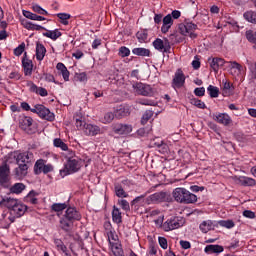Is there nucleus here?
Instances as JSON below:
<instances>
[{"instance_id": "obj_1", "label": "nucleus", "mask_w": 256, "mask_h": 256, "mask_svg": "<svg viewBox=\"0 0 256 256\" xmlns=\"http://www.w3.org/2000/svg\"><path fill=\"white\" fill-rule=\"evenodd\" d=\"M14 159L16 161V168H14L13 173L16 179H25L29 173V168L33 165L35 161V156L31 151L25 152H12L8 154V159Z\"/></svg>"}, {"instance_id": "obj_2", "label": "nucleus", "mask_w": 256, "mask_h": 256, "mask_svg": "<svg viewBox=\"0 0 256 256\" xmlns=\"http://www.w3.org/2000/svg\"><path fill=\"white\" fill-rule=\"evenodd\" d=\"M75 221H81V213L77 211V208H67L63 217L60 218V229L65 233H71Z\"/></svg>"}, {"instance_id": "obj_3", "label": "nucleus", "mask_w": 256, "mask_h": 256, "mask_svg": "<svg viewBox=\"0 0 256 256\" xmlns=\"http://www.w3.org/2000/svg\"><path fill=\"white\" fill-rule=\"evenodd\" d=\"M173 198L176 203H182L183 205H191L197 203V195L191 193L185 188H175L172 192Z\"/></svg>"}, {"instance_id": "obj_4", "label": "nucleus", "mask_w": 256, "mask_h": 256, "mask_svg": "<svg viewBox=\"0 0 256 256\" xmlns=\"http://www.w3.org/2000/svg\"><path fill=\"white\" fill-rule=\"evenodd\" d=\"M153 203H173V196L165 191L156 192L146 198L147 205Z\"/></svg>"}, {"instance_id": "obj_5", "label": "nucleus", "mask_w": 256, "mask_h": 256, "mask_svg": "<svg viewBox=\"0 0 256 256\" xmlns=\"http://www.w3.org/2000/svg\"><path fill=\"white\" fill-rule=\"evenodd\" d=\"M198 27L197 24L193 22H184L178 25V31L184 37H189L190 39H197V31Z\"/></svg>"}, {"instance_id": "obj_6", "label": "nucleus", "mask_w": 256, "mask_h": 256, "mask_svg": "<svg viewBox=\"0 0 256 256\" xmlns=\"http://www.w3.org/2000/svg\"><path fill=\"white\" fill-rule=\"evenodd\" d=\"M81 169V160L78 158H69L64 166V169L60 170V175L65 177L71 175V173H77Z\"/></svg>"}, {"instance_id": "obj_7", "label": "nucleus", "mask_w": 256, "mask_h": 256, "mask_svg": "<svg viewBox=\"0 0 256 256\" xmlns=\"http://www.w3.org/2000/svg\"><path fill=\"white\" fill-rule=\"evenodd\" d=\"M133 89L137 95H141L142 97H153L155 95V89L149 84L137 82L133 84Z\"/></svg>"}, {"instance_id": "obj_8", "label": "nucleus", "mask_w": 256, "mask_h": 256, "mask_svg": "<svg viewBox=\"0 0 256 256\" xmlns=\"http://www.w3.org/2000/svg\"><path fill=\"white\" fill-rule=\"evenodd\" d=\"M11 181V167L7 162H3L0 166V185L1 187H9Z\"/></svg>"}, {"instance_id": "obj_9", "label": "nucleus", "mask_w": 256, "mask_h": 256, "mask_svg": "<svg viewBox=\"0 0 256 256\" xmlns=\"http://www.w3.org/2000/svg\"><path fill=\"white\" fill-rule=\"evenodd\" d=\"M31 113H36L42 119H46V121H53L55 119V115H53L47 107L41 104H36L34 108L31 109Z\"/></svg>"}, {"instance_id": "obj_10", "label": "nucleus", "mask_w": 256, "mask_h": 256, "mask_svg": "<svg viewBox=\"0 0 256 256\" xmlns=\"http://www.w3.org/2000/svg\"><path fill=\"white\" fill-rule=\"evenodd\" d=\"M153 47L161 53H170L171 51V43L167 38H165L164 41L160 38H157L153 42Z\"/></svg>"}, {"instance_id": "obj_11", "label": "nucleus", "mask_w": 256, "mask_h": 256, "mask_svg": "<svg viewBox=\"0 0 256 256\" xmlns=\"http://www.w3.org/2000/svg\"><path fill=\"white\" fill-rule=\"evenodd\" d=\"M182 225L183 223L179 221V217H173L164 222L162 228L164 231H173V229H179Z\"/></svg>"}, {"instance_id": "obj_12", "label": "nucleus", "mask_w": 256, "mask_h": 256, "mask_svg": "<svg viewBox=\"0 0 256 256\" xmlns=\"http://www.w3.org/2000/svg\"><path fill=\"white\" fill-rule=\"evenodd\" d=\"M233 180L237 185H242V187H255V179L247 176H234Z\"/></svg>"}, {"instance_id": "obj_13", "label": "nucleus", "mask_w": 256, "mask_h": 256, "mask_svg": "<svg viewBox=\"0 0 256 256\" xmlns=\"http://www.w3.org/2000/svg\"><path fill=\"white\" fill-rule=\"evenodd\" d=\"M212 119L216 121V123H219L220 125H224L227 127L228 125H231V116L227 113H216L213 114Z\"/></svg>"}, {"instance_id": "obj_14", "label": "nucleus", "mask_w": 256, "mask_h": 256, "mask_svg": "<svg viewBox=\"0 0 256 256\" xmlns=\"http://www.w3.org/2000/svg\"><path fill=\"white\" fill-rule=\"evenodd\" d=\"M22 67L26 77H31V75H33V61L28 59L27 52L24 53L22 58Z\"/></svg>"}, {"instance_id": "obj_15", "label": "nucleus", "mask_w": 256, "mask_h": 256, "mask_svg": "<svg viewBox=\"0 0 256 256\" xmlns=\"http://www.w3.org/2000/svg\"><path fill=\"white\" fill-rule=\"evenodd\" d=\"M173 87H177L178 89L185 85V74L183 70L178 69L173 78Z\"/></svg>"}, {"instance_id": "obj_16", "label": "nucleus", "mask_w": 256, "mask_h": 256, "mask_svg": "<svg viewBox=\"0 0 256 256\" xmlns=\"http://www.w3.org/2000/svg\"><path fill=\"white\" fill-rule=\"evenodd\" d=\"M113 131L117 135H129L133 131V127L129 124H116L113 127Z\"/></svg>"}, {"instance_id": "obj_17", "label": "nucleus", "mask_w": 256, "mask_h": 256, "mask_svg": "<svg viewBox=\"0 0 256 256\" xmlns=\"http://www.w3.org/2000/svg\"><path fill=\"white\" fill-rule=\"evenodd\" d=\"M228 64L230 67V75H232L233 77H239V75H241V71H243V66L237 63V61H229Z\"/></svg>"}, {"instance_id": "obj_18", "label": "nucleus", "mask_w": 256, "mask_h": 256, "mask_svg": "<svg viewBox=\"0 0 256 256\" xmlns=\"http://www.w3.org/2000/svg\"><path fill=\"white\" fill-rule=\"evenodd\" d=\"M19 203V200L13 199L11 197H4L0 201V207H7L11 213V209H14L15 206Z\"/></svg>"}, {"instance_id": "obj_19", "label": "nucleus", "mask_w": 256, "mask_h": 256, "mask_svg": "<svg viewBox=\"0 0 256 256\" xmlns=\"http://www.w3.org/2000/svg\"><path fill=\"white\" fill-rule=\"evenodd\" d=\"M83 133L89 137H95V135H99L101 133V128H99L97 125L86 124Z\"/></svg>"}, {"instance_id": "obj_20", "label": "nucleus", "mask_w": 256, "mask_h": 256, "mask_svg": "<svg viewBox=\"0 0 256 256\" xmlns=\"http://www.w3.org/2000/svg\"><path fill=\"white\" fill-rule=\"evenodd\" d=\"M25 211H27V206L18 202V204L11 209L10 215H15L17 218L23 217V215H25Z\"/></svg>"}, {"instance_id": "obj_21", "label": "nucleus", "mask_w": 256, "mask_h": 256, "mask_svg": "<svg viewBox=\"0 0 256 256\" xmlns=\"http://www.w3.org/2000/svg\"><path fill=\"white\" fill-rule=\"evenodd\" d=\"M130 113L131 112L129 111V107L123 105L116 107L114 111L116 119H123V117H127L128 115H130Z\"/></svg>"}, {"instance_id": "obj_22", "label": "nucleus", "mask_w": 256, "mask_h": 256, "mask_svg": "<svg viewBox=\"0 0 256 256\" xmlns=\"http://www.w3.org/2000/svg\"><path fill=\"white\" fill-rule=\"evenodd\" d=\"M32 125H33V118L29 116H22L19 119V127H21L23 131H27V129H29V127H31Z\"/></svg>"}, {"instance_id": "obj_23", "label": "nucleus", "mask_w": 256, "mask_h": 256, "mask_svg": "<svg viewBox=\"0 0 256 256\" xmlns=\"http://www.w3.org/2000/svg\"><path fill=\"white\" fill-rule=\"evenodd\" d=\"M233 91H235L233 84H231V82L223 81V87H222L223 97H231V95H233Z\"/></svg>"}, {"instance_id": "obj_24", "label": "nucleus", "mask_w": 256, "mask_h": 256, "mask_svg": "<svg viewBox=\"0 0 256 256\" xmlns=\"http://www.w3.org/2000/svg\"><path fill=\"white\" fill-rule=\"evenodd\" d=\"M112 220L113 223H116L117 225H121V223H123V216L121 214V210H119V208H117L116 206H114L112 210Z\"/></svg>"}, {"instance_id": "obj_25", "label": "nucleus", "mask_w": 256, "mask_h": 256, "mask_svg": "<svg viewBox=\"0 0 256 256\" xmlns=\"http://www.w3.org/2000/svg\"><path fill=\"white\" fill-rule=\"evenodd\" d=\"M45 53H47V49L43 44H36V59L38 61H43L45 59Z\"/></svg>"}, {"instance_id": "obj_26", "label": "nucleus", "mask_w": 256, "mask_h": 256, "mask_svg": "<svg viewBox=\"0 0 256 256\" xmlns=\"http://www.w3.org/2000/svg\"><path fill=\"white\" fill-rule=\"evenodd\" d=\"M61 35H63V33H61V31H59V29L48 30L47 32L43 33L44 37H48V39H52V41H57V39H59V37H61Z\"/></svg>"}, {"instance_id": "obj_27", "label": "nucleus", "mask_w": 256, "mask_h": 256, "mask_svg": "<svg viewBox=\"0 0 256 256\" xmlns=\"http://www.w3.org/2000/svg\"><path fill=\"white\" fill-rule=\"evenodd\" d=\"M205 253L212 254V253H223L224 248L221 245H207L204 249Z\"/></svg>"}, {"instance_id": "obj_28", "label": "nucleus", "mask_w": 256, "mask_h": 256, "mask_svg": "<svg viewBox=\"0 0 256 256\" xmlns=\"http://www.w3.org/2000/svg\"><path fill=\"white\" fill-rule=\"evenodd\" d=\"M56 69L58 71H60L64 81H69V70L67 69V66H65V64L59 62L57 65H56Z\"/></svg>"}, {"instance_id": "obj_29", "label": "nucleus", "mask_w": 256, "mask_h": 256, "mask_svg": "<svg viewBox=\"0 0 256 256\" xmlns=\"http://www.w3.org/2000/svg\"><path fill=\"white\" fill-rule=\"evenodd\" d=\"M215 229V225L213 224V221L211 220H206L203 221L200 224V231H202V233H209V231Z\"/></svg>"}, {"instance_id": "obj_30", "label": "nucleus", "mask_w": 256, "mask_h": 256, "mask_svg": "<svg viewBox=\"0 0 256 256\" xmlns=\"http://www.w3.org/2000/svg\"><path fill=\"white\" fill-rule=\"evenodd\" d=\"M248 69L250 71L249 77L251 81L256 79V62L254 60H247Z\"/></svg>"}, {"instance_id": "obj_31", "label": "nucleus", "mask_w": 256, "mask_h": 256, "mask_svg": "<svg viewBox=\"0 0 256 256\" xmlns=\"http://www.w3.org/2000/svg\"><path fill=\"white\" fill-rule=\"evenodd\" d=\"M132 53L138 57H151V50L146 48H134L132 49Z\"/></svg>"}, {"instance_id": "obj_32", "label": "nucleus", "mask_w": 256, "mask_h": 256, "mask_svg": "<svg viewBox=\"0 0 256 256\" xmlns=\"http://www.w3.org/2000/svg\"><path fill=\"white\" fill-rule=\"evenodd\" d=\"M45 165H46L45 160H43V159L37 160L34 165L35 175H41V173H43V169H44Z\"/></svg>"}, {"instance_id": "obj_33", "label": "nucleus", "mask_w": 256, "mask_h": 256, "mask_svg": "<svg viewBox=\"0 0 256 256\" xmlns=\"http://www.w3.org/2000/svg\"><path fill=\"white\" fill-rule=\"evenodd\" d=\"M244 19L248 21V23H253L256 25V12L253 10H249L244 13L243 15Z\"/></svg>"}, {"instance_id": "obj_34", "label": "nucleus", "mask_w": 256, "mask_h": 256, "mask_svg": "<svg viewBox=\"0 0 256 256\" xmlns=\"http://www.w3.org/2000/svg\"><path fill=\"white\" fill-rule=\"evenodd\" d=\"M54 245H56L58 251H62V253H65L66 256H72L71 254L67 253V246H65L62 239H55Z\"/></svg>"}, {"instance_id": "obj_35", "label": "nucleus", "mask_w": 256, "mask_h": 256, "mask_svg": "<svg viewBox=\"0 0 256 256\" xmlns=\"http://www.w3.org/2000/svg\"><path fill=\"white\" fill-rule=\"evenodd\" d=\"M54 147L61 149V151H69V146L61 140V138H56L53 140Z\"/></svg>"}, {"instance_id": "obj_36", "label": "nucleus", "mask_w": 256, "mask_h": 256, "mask_svg": "<svg viewBox=\"0 0 256 256\" xmlns=\"http://www.w3.org/2000/svg\"><path fill=\"white\" fill-rule=\"evenodd\" d=\"M23 191H25V184L23 183H16L10 188V193H15L16 195L23 193Z\"/></svg>"}, {"instance_id": "obj_37", "label": "nucleus", "mask_w": 256, "mask_h": 256, "mask_svg": "<svg viewBox=\"0 0 256 256\" xmlns=\"http://www.w3.org/2000/svg\"><path fill=\"white\" fill-rule=\"evenodd\" d=\"M147 193L136 197L134 200H132L131 205H147Z\"/></svg>"}, {"instance_id": "obj_38", "label": "nucleus", "mask_w": 256, "mask_h": 256, "mask_svg": "<svg viewBox=\"0 0 256 256\" xmlns=\"http://www.w3.org/2000/svg\"><path fill=\"white\" fill-rule=\"evenodd\" d=\"M75 121H76V122H75V125H76L77 129H78L79 131H84V129H85L87 123L85 122V120H83V117H81V116H76V117H75Z\"/></svg>"}, {"instance_id": "obj_39", "label": "nucleus", "mask_w": 256, "mask_h": 256, "mask_svg": "<svg viewBox=\"0 0 256 256\" xmlns=\"http://www.w3.org/2000/svg\"><path fill=\"white\" fill-rule=\"evenodd\" d=\"M114 189L118 197H129V194L125 192V190L123 189V186H121L120 184H115Z\"/></svg>"}, {"instance_id": "obj_40", "label": "nucleus", "mask_w": 256, "mask_h": 256, "mask_svg": "<svg viewBox=\"0 0 256 256\" xmlns=\"http://www.w3.org/2000/svg\"><path fill=\"white\" fill-rule=\"evenodd\" d=\"M153 115H154V112L152 110H146L142 115L141 124L147 125V122L149 121V119H151V117H153Z\"/></svg>"}, {"instance_id": "obj_41", "label": "nucleus", "mask_w": 256, "mask_h": 256, "mask_svg": "<svg viewBox=\"0 0 256 256\" xmlns=\"http://www.w3.org/2000/svg\"><path fill=\"white\" fill-rule=\"evenodd\" d=\"M207 91L212 99L219 97V88H217L216 86L209 85Z\"/></svg>"}, {"instance_id": "obj_42", "label": "nucleus", "mask_w": 256, "mask_h": 256, "mask_svg": "<svg viewBox=\"0 0 256 256\" xmlns=\"http://www.w3.org/2000/svg\"><path fill=\"white\" fill-rule=\"evenodd\" d=\"M58 19L61 20L62 25H69V19H71V15L67 13H59L57 14Z\"/></svg>"}, {"instance_id": "obj_43", "label": "nucleus", "mask_w": 256, "mask_h": 256, "mask_svg": "<svg viewBox=\"0 0 256 256\" xmlns=\"http://www.w3.org/2000/svg\"><path fill=\"white\" fill-rule=\"evenodd\" d=\"M118 55L122 58L129 57L131 55V50H129V48L126 46H122L118 50Z\"/></svg>"}, {"instance_id": "obj_44", "label": "nucleus", "mask_w": 256, "mask_h": 256, "mask_svg": "<svg viewBox=\"0 0 256 256\" xmlns=\"http://www.w3.org/2000/svg\"><path fill=\"white\" fill-rule=\"evenodd\" d=\"M52 211H55L56 213H59V211H63L67 209V204L65 203H54L51 206Z\"/></svg>"}, {"instance_id": "obj_45", "label": "nucleus", "mask_w": 256, "mask_h": 256, "mask_svg": "<svg viewBox=\"0 0 256 256\" xmlns=\"http://www.w3.org/2000/svg\"><path fill=\"white\" fill-rule=\"evenodd\" d=\"M221 227H226V229H233L235 227V222L233 220H221L219 221Z\"/></svg>"}, {"instance_id": "obj_46", "label": "nucleus", "mask_w": 256, "mask_h": 256, "mask_svg": "<svg viewBox=\"0 0 256 256\" xmlns=\"http://www.w3.org/2000/svg\"><path fill=\"white\" fill-rule=\"evenodd\" d=\"M137 103L139 105H146V106H151V107H155V105H157V102H155L153 100H149V99H139L137 101Z\"/></svg>"}, {"instance_id": "obj_47", "label": "nucleus", "mask_w": 256, "mask_h": 256, "mask_svg": "<svg viewBox=\"0 0 256 256\" xmlns=\"http://www.w3.org/2000/svg\"><path fill=\"white\" fill-rule=\"evenodd\" d=\"M191 105L198 107V109H205V107H206L205 102H203L197 98L191 99Z\"/></svg>"}, {"instance_id": "obj_48", "label": "nucleus", "mask_w": 256, "mask_h": 256, "mask_svg": "<svg viewBox=\"0 0 256 256\" xmlns=\"http://www.w3.org/2000/svg\"><path fill=\"white\" fill-rule=\"evenodd\" d=\"M76 81H80L81 83H87V73H76L75 74Z\"/></svg>"}, {"instance_id": "obj_49", "label": "nucleus", "mask_w": 256, "mask_h": 256, "mask_svg": "<svg viewBox=\"0 0 256 256\" xmlns=\"http://www.w3.org/2000/svg\"><path fill=\"white\" fill-rule=\"evenodd\" d=\"M24 51H25V43H21L17 48L14 49V55H16V57H19L23 55Z\"/></svg>"}, {"instance_id": "obj_50", "label": "nucleus", "mask_w": 256, "mask_h": 256, "mask_svg": "<svg viewBox=\"0 0 256 256\" xmlns=\"http://www.w3.org/2000/svg\"><path fill=\"white\" fill-rule=\"evenodd\" d=\"M210 67L213 69L215 73H219V62L217 61V58H213L210 62Z\"/></svg>"}, {"instance_id": "obj_51", "label": "nucleus", "mask_w": 256, "mask_h": 256, "mask_svg": "<svg viewBox=\"0 0 256 256\" xmlns=\"http://www.w3.org/2000/svg\"><path fill=\"white\" fill-rule=\"evenodd\" d=\"M113 119H115V113H113V112H107L104 115L105 123H111L113 121Z\"/></svg>"}, {"instance_id": "obj_52", "label": "nucleus", "mask_w": 256, "mask_h": 256, "mask_svg": "<svg viewBox=\"0 0 256 256\" xmlns=\"http://www.w3.org/2000/svg\"><path fill=\"white\" fill-rule=\"evenodd\" d=\"M118 204L120 205V207H122L124 211H129L131 209L127 200H119Z\"/></svg>"}, {"instance_id": "obj_53", "label": "nucleus", "mask_w": 256, "mask_h": 256, "mask_svg": "<svg viewBox=\"0 0 256 256\" xmlns=\"http://www.w3.org/2000/svg\"><path fill=\"white\" fill-rule=\"evenodd\" d=\"M33 11L35 13H39V15H47V11L45 9L41 8V6H39V5H34Z\"/></svg>"}, {"instance_id": "obj_54", "label": "nucleus", "mask_w": 256, "mask_h": 256, "mask_svg": "<svg viewBox=\"0 0 256 256\" xmlns=\"http://www.w3.org/2000/svg\"><path fill=\"white\" fill-rule=\"evenodd\" d=\"M163 24L169 25L170 27L171 25H173V17L171 16V14H168L163 18Z\"/></svg>"}, {"instance_id": "obj_55", "label": "nucleus", "mask_w": 256, "mask_h": 256, "mask_svg": "<svg viewBox=\"0 0 256 256\" xmlns=\"http://www.w3.org/2000/svg\"><path fill=\"white\" fill-rule=\"evenodd\" d=\"M158 242H159V245L162 249H167L168 247V244H167V238L165 237H159L158 238Z\"/></svg>"}, {"instance_id": "obj_56", "label": "nucleus", "mask_w": 256, "mask_h": 256, "mask_svg": "<svg viewBox=\"0 0 256 256\" xmlns=\"http://www.w3.org/2000/svg\"><path fill=\"white\" fill-rule=\"evenodd\" d=\"M194 94L196 97H203L205 95V87L196 88Z\"/></svg>"}, {"instance_id": "obj_57", "label": "nucleus", "mask_w": 256, "mask_h": 256, "mask_svg": "<svg viewBox=\"0 0 256 256\" xmlns=\"http://www.w3.org/2000/svg\"><path fill=\"white\" fill-rule=\"evenodd\" d=\"M43 76L45 81H47L48 83H55V76H53L52 74L44 73Z\"/></svg>"}, {"instance_id": "obj_58", "label": "nucleus", "mask_w": 256, "mask_h": 256, "mask_svg": "<svg viewBox=\"0 0 256 256\" xmlns=\"http://www.w3.org/2000/svg\"><path fill=\"white\" fill-rule=\"evenodd\" d=\"M243 216L247 217V219H255V212H253L251 210H245L243 212Z\"/></svg>"}, {"instance_id": "obj_59", "label": "nucleus", "mask_w": 256, "mask_h": 256, "mask_svg": "<svg viewBox=\"0 0 256 256\" xmlns=\"http://www.w3.org/2000/svg\"><path fill=\"white\" fill-rule=\"evenodd\" d=\"M136 37H137V39H139V41H146L147 33L146 32H137Z\"/></svg>"}, {"instance_id": "obj_60", "label": "nucleus", "mask_w": 256, "mask_h": 256, "mask_svg": "<svg viewBox=\"0 0 256 256\" xmlns=\"http://www.w3.org/2000/svg\"><path fill=\"white\" fill-rule=\"evenodd\" d=\"M51 171H53V165L46 164L42 170V173H44V175H47V173H51Z\"/></svg>"}, {"instance_id": "obj_61", "label": "nucleus", "mask_w": 256, "mask_h": 256, "mask_svg": "<svg viewBox=\"0 0 256 256\" xmlns=\"http://www.w3.org/2000/svg\"><path fill=\"white\" fill-rule=\"evenodd\" d=\"M9 79H15V81H19V79H21V74H19V72H11Z\"/></svg>"}, {"instance_id": "obj_62", "label": "nucleus", "mask_w": 256, "mask_h": 256, "mask_svg": "<svg viewBox=\"0 0 256 256\" xmlns=\"http://www.w3.org/2000/svg\"><path fill=\"white\" fill-rule=\"evenodd\" d=\"M180 246L182 249H191V243L189 241L181 240Z\"/></svg>"}, {"instance_id": "obj_63", "label": "nucleus", "mask_w": 256, "mask_h": 256, "mask_svg": "<svg viewBox=\"0 0 256 256\" xmlns=\"http://www.w3.org/2000/svg\"><path fill=\"white\" fill-rule=\"evenodd\" d=\"M38 95H40L41 97H47L49 95V93L47 92V89L40 87L38 88Z\"/></svg>"}, {"instance_id": "obj_64", "label": "nucleus", "mask_w": 256, "mask_h": 256, "mask_svg": "<svg viewBox=\"0 0 256 256\" xmlns=\"http://www.w3.org/2000/svg\"><path fill=\"white\" fill-rule=\"evenodd\" d=\"M22 25L25 29H28V31H33V23L25 21L22 22Z\"/></svg>"}]
</instances>
